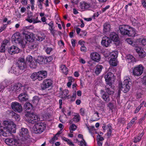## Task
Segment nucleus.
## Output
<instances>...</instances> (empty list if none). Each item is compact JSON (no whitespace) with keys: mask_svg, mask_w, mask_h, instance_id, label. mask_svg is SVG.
<instances>
[{"mask_svg":"<svg viewBox=\"0 0 146 146\" xmlns=\"http://www.w3.org/2000/svg\"><path fill=\"white\" fill-rule=\"evenodd\" d=\"M119 29L121 35H127L129 36H134L135 34V29L129 26L122 25L119 27Z\"/></svg>","mask_w":146,"mask_h":146,"instance_id":"1","label":"nucleus"},{"mask_svg":"<svg viewBox=\"0 0 146 146\" xmlns=\"http://www.w3.org/2000/svg\"><path fill=\"white\" fill-rule=\"evenodd\" d=\"M3 124L4 126L3 128L4 130H6L8 133H15L16 125L12 121L10 120L4 121Z\"/></svg>","mask_w":146,"mask_h":146,"instance_id":"2","label":"nucleus"},{"mask_svg":"<svg viewBox=\"0 0 146 146\" xmlns=\"http://www.w3.org/2000/svg\"><path fill=\"white\" fill-rule=\"evenodd\" d=\"M46 125L44 122H39L35 124L32 128V131L36 134H40L45 129Z\"/></svg>","mask_w":146,"mask_h":146,"instance_id":"3","label":"nucleus"},{"mask_svg":"<svg viewBox=\"0 0 146 146\" xmlns=\"http://www.w3.org/2000/svg\"><path fill=\"white\" fill-rule=\"evenodd\" d=\"M29 131L27 128H21L19 133L21 140L24 141H27L28 143L29 142L31 138L29 135Z\"/></svg>","mask_w":146,"mask_h":146,"instance_id":"4","label":"nucleus"},{"mask_svg":"<svg viewBox=\"0 0 146 146\" xmlns=\"http://www.w3.org/2000/svg\"><path fill=\"white\" fill-rule=\"evenodd\" d=\"M130 80V79L129 77H125L121 84L119 86L121 89L125 93L129 90L131 86V84H129Z\"/></svg>","mask_w":146,"mask_h":146,"instance_id":"5","label":"nucleus"},{"mask_svg":"<svg viewBox=\"0 0 146 146\" xmlns=\"http://www.w3.org/2000/svg\"><path fill=\"white\" fill-rule=\"evenodd\" d=\"M21 84L18 83L14 85H11L9 87L8 91L10 93L13 94L14 93L18 94L21 92Z\"/></svg>","mask_w":146,"mask_h":146,"instance_id":"6","label":"nucleus"},{"mask_svg":"<svg viewBox=\"0 0 146 146\" xmlns=\"http://www.w3.org/2000/svg\"><path fill=\"white\" fill-rule=\"evenodd\" d=\"M144 67L141 64H139L135 67L133 69V75L139 76L143 73Z\"/></svg>","mask_w":146,"mask_h":146,"instance_id":"7","label":"nucleus"},{"mask_svg":"<svg viewBox=\"0 0 146 146\" xmlns=\"http://www.w3.org/2000/svg\"><path fill=\"white\" fill-rule=\"evenodd\" d=\"M11 106L12 109L15 112L21 113L23 110V108L21 105L18 102H12L11 103Z\"/></svg>","mask_w":146,"mask_h":146,"instance_id":"8","label":"nucleus"},{"mask_svg":"<svg viewBox=\"0 0 146 146\" xmlns=\"http://www.w3.org/2000/svg\"><path fill=\"white\" fill-rule=\"evenodd\" d=\"M40 120V118L38 115L32 113L29 114L27 120L29 123L34 124Z\"/></svg>","mask_w":146,"mask_h":146,"instance_id":"9","label":"nucleus"},{"mask_svg":"<svg viewBox=\"0 0 146 146\" xmlns=\"http://www.w3.org/2000/svg\"><path fill=\"white\" fill-rule=\"evenodd\" d=\"M19 67L21 71L25 70L27 65L23 59L21 58L19 60L16 64Z\"/></svg>","mask_w":146,"mask_h":146,"instance_id":"10","label":"nucleus"},{"mask_svg":"<svg viewBox=\"0 0 146 146\" xmlns=\"http://www.w3.org/2000/svg\"><path fill=\"white\" fill-rule=\"evenodd\" d=\"M114 75L111 72L108 73L104 76V78L106 82V84L111 87L112 84L111 80L113 79Z\"/></svg>","mask_w":146,"mask_h":146,"instance_id":"11","label":"nucleus"},{"mask_svg":"<svg viewBox=\"0 0 146 146\" xmlns=\"http://www.w3.org/2000/svg\"><path fill=\"white\" fill-rule=\"evenodd\" d=\"M23 34L25 35V39L27 40L30 42L34 41L35 38V35L33 33L27 31L24 32Z\"/></svg>","mask_w":146,"mask_h":146,"instance_id":"12","label":"nucleus"},{"mask_svg":"<svg viewBox=\"0 0 146 146\" xmlns=\"http://www.w3.org/2000/svg\"><path fill=\"white\" fill-rule=\"evenodd\" d=\"M52 83V81L50 79H47L44 81L42 84L41 85V88L44 90L50 86Z\"/></svg>","mask_w":146,"mask_h":146,"instance_id":"13","label":"nucleus"},{"mask_svg":"<svg viewBox=\"0 0 146 146\" xmlns=\"http://www.w3.org/2000/svg\"><path fill=\"white\" fill-rule=\"evenodd\" d=\"M90 57L92 60L97 62H99L101 59L100 55L96 52L91 53L90 55Z\"/></svg>","mask_w":146,"mask_h":146,"instance_id":"14","label":"nucleus"},{"mask_svg":"<svg viewBox=\"0 0 146 146\" xmlns=\"http://www.w3.org/2000/svg\"><path fill=\"white\" fill-rule=\"evenodd\" d=\"M9 72L14 74L17 75L21 73V72L16 65H13L11 67L9 71Z\"/></svg>","mask_w":146,"mask_h":146,"instance_id":"15","label":"nucleus"},{"mask_svg":"<svg viewBox=\"0 0 146 146\" xmlns=\"http://www.w3.org/2000/svg\"><path fill=\"white\" fill-rule=\"evenodd\" d=\"M5 142L8 145L11 146L16 145L18 144L17 140L14 139L7 138L5 140Z\"/></svg>","mask_w":146,"mask_h":146,"instance_id":"16","label":"nucleus"},{"mask_svg":"<svg viewBox=\"0 0 146 146\" xmlns=\"http://www.w3.org/2000/svg\"><path fill=\"white\" fill-rule=\"evenodd\" d=\"M111 41L109 38L105 36L103 37L101 42L102 44L106 47H108L111 43Z\"/></svg>","mask_w":146,"mask_h":146,"instance_id":"17","label":"nucleus"},{"mask_svg":"<svg viewBox=\"0 0 146 146\" xmlns=\"http://www.w3.org/2000/svg\"><path fill=\"white\" fill-rule=\"evenodd\" d=\"M20 50L17 47L13 46L9 48L8 52L11 54H13L18 53Z\"/></svg>","mask_w":146,"mask_h":146,"instance_id":"18","label":"nucleus"},{"mask_svg":"<svg viewBox=\"0 0 146 146\" xmlns=\"http://www.w3.org/2000/svg\"><path fill=\"white\" fill-rule=\"evenodd\" d=\"M21 38L20 33L19 32L16 33H14L12 36L11 40L16 43L19 42V40Z\"/></svg>","mask_w":146,"mask_h":146,"instance_id":"19","label":"nucleus"},{"mask_svg":"<svg viewBox=\"0 0 146 146\" xmlns=\"http://www.w3.org/2000/svg\"><path fill=\"white\" fill-rule=\"evenodd\" d=\"M109 38L113 42H117L119 40L118 35L115 33L112 32L110 33L109 35Z\"/></svg>","mask_w":146,"mask_h":146,"instance_id":"20","label":"nucleus"},{"mask_svg":"<svg viewBox=\"0 0 146 146\" xmlns=\"http://www.w3.org/2000/svg\"><path fill=\"white\" fill-rule=\"evenodd\" d=\"M38 80H41L46 78L47 76L46 72L45 71H40L37 72Z\"/></svg>","mask_w":146,"mask_h":146,"instance_id":"21","label":"nucleus"},{"mask_svg":"<svg viewBox=\"0 0 146 146\" xmlns=\"http://www.w3.org/2000/svg\"><path fill=\"white\" fill-rule=\"evenodd\" d=\"M26 61L29 63V65L30 67L34 69L36 68V64L35 63H34V65H33V58L31 56L29 55L26 58Z\"/></svg>","mask_w":146,"mask_h":146,"instance_id":"22","label":"nucleus"},{"mask_svg":"<svg viewBox=\"0 0 146 146\" xmlns=\"http://www.w3.org/2000/svg\"><path fill=\"white\" fill-rule=\"evenodd\" d=\"M20 101L23 102L27 101L28 99V96L26 92H23L21 94L18 96Z\"/></svg>","mask_w":146,"mask_h":146,"instance_id":"23","label":"nucleus"},{"mask_svg":"<svg viewBox=\"0 0 146 146\" xmlns=\"http://www.w3.org/2000/svg\"><path fill=\"white\" fill-rule=\"evenodd\" d=\"M103 32L106 33L109 32L111 29V25L108 23H105L103 25Z\"/></svg>","mask_w":146,"mask_h":146,"instance_id":"24","label":"nucleus"},{"mask_svg":"<svg viewBox=\"0 0 146 146\" xmlns=\"http://www.w3.org/2000/svg\"><path fill=\"white\" fill-rule=\"evenodd\" d=\"M46 57L43 56H38L36 60V62L40 64H42L46 63Z\"/></svg>","mask_w":146,"mask_h":146,"instance_id":"25","label":"nucleus"},{"mask_svg":"<svg viewBox=\"0 0 146 146\" xmlns=\"http://www.w3.org/2000/svg\"><path fill=\"white\" fill-rule=\"evenodd\" d=\"M68 93L69 91L68 90L65 89L63 90L62 94V98L64 99L67 98L68 99L70 98V95H68Z\"/></svg>","mask_w":146,"mask_h":146,"instance_id":"26","label":"nucleus"},{"mask_svg":"<svg viewBox=\"0 0 146 146\" xmlns=\"http://www.w3.org/2000/svg\"><path fill=\"white\" fill-rule=\"evenodd\" d=\"M27 40L25 38H21L19 40V42H18L19 43L21 47L22 48H24L25 47L27 43Z\"/></svg>","mask_w":146,"mask_h":146,"instance_id":"27","label":"nucleus"},{"mask_svg":"<svg viewBox=\"0 0 146 146\" xmlns=\"http://www.w3.org/2000/svg\"><path fill=\"white\" fill-rule=\"evenodd\" d=\"M126 60L129 62H134L135 61V58L131 55L129 54L126 56Z\"/></svg>","mask_w":146,"mask_h":146,"instance_id":"28","label":"nucleus"},{"mask_svg":"<svg viewBox=\"0 0 146 146\" xmlns=\"http://www.w3.org/2000/svg\"><path fill=\"white\" fill-rule=\"evenodd\" d=\"M81 7L82 9H88L91 7L90 4L85 2H83L81 5Z\"/></svg>","mask_w":146,"mask_h":146,"instance_id":"29","label":"nucleus"},{"mask_svg":"<svg viewBox=\"0 0 146 146\" xmlns=\"http://www.w3.org/2000/svg\"><path fill=\"white\" fill-rule=\"evenodd\" d=\"M110 64L113 66H115L117 65V61L115 58H111L109 61Z\"/></svg>","mask_w":146,"mask_h":146,"instance_id":"30","label":"nucleus"},{"mask_svg":"<svg viewBox=\"0 0 146 146\" xmlns=\"http://www.w3.org/2000/svg\"><path fill=\"white\" fill-rule=\"evenodd\" d=\"M11 113L12 117L16 121H19L20 120V117L19 115L13 111L11 112Z\"/></svg>","mask_w":146,"mask_h":146,"instance_id":"31","label":"nucleus"},{"mask_svg":"<svg viewBox=\"0 0 146 146\" xmlns=\"http://www.w3.org/2000/svg\"><path fill=\"white\" fill-rule=\"evenodd\" d=\"M102 98L107 102L110 101V99L109 94H107L106 93H104L102 96Z\"/></svg>","mask_w":146,"mask_h":146,"instance_id":"32","label":"nucleus"},{"mask_svg":"<svg viewBox=\"0 0 146 146\" xmlns=\"http://www.w3.org/2000/svg\"><path fill=\"white\" fill-rule=\"evenodd\" d=\"M103 68V66L101 65H98L96 66L95 71V73L97 74H99L102 71Z\"/></svg>","mask_w":146,"mask_h":146,"instance_id":"33","label":"nucleus"},{"mask_svg":"<svg viewBox=\"0 0 146 146\" xmlns=\"http://www.w3.org/2000/svg\"><path fill=\"white\" fill-rule=\"evenodd\" d=\"M24 108L26 110H29L33 108V106L29 102H26L25 104Z\"/></svg>","mask_w":146,"mask_h":146,"instance_id":"34","label":"nucleus"},{"mask_svg":"<svg viewBox=\"0 0 146 146\" xmlns=\"http://www.w3.org/2000/svg\"><path fill=\"white\" fill-rule=\"evenodd\" d=\"M3 129L2 127H0V135L4 137L7 136L9 133L7 131L6 132Z\"/></svg>","mask_w":146,"mask_h":146,"instance_id":"35","label":"nucleus"},{"mask_svg":"<svg viewBox=\"0 0 146 146\" xmlns=\"http://www.w3.org/2000/svg\"><path fill=\"white\" fill-rule=\"evenodd\" d=\"M21 88V92H26L28 91L29 88H31L30 87H29L27 85H25L23 86L21 85V87H20Z\"/></svg>","mask_w":146,"mask_h":146,"instance_id":"36","label":"nucleus"},{"mask_svg":"<svg viewBox=\"0 0 146 146\" xmlns=\"http://www.w3.org/2000/svg\"><path fill=\"white\" fill-rule=\"evenodd\" d=\"M73 118V121L75 123H77L79 122L80 120V117L79 114H77L74 115Z\"/></svg>","mask_w":146,"mask_h":146,"instance_id":"37","label":"nucleus"},{"mask_svg":"<svg viewBox=\"0 0 146 146\" xmlns=\"http://www.w3.org/2000/svg\"><path fill=\"white\" fill-rule=\"evenodd\" d=\"M60 69L61 70L62 72L65 74H66L68 72V69L64 65H61L60 67Z\"/></svg>","mask_w":146,"mask_h":146,"instance_id":"38","label":"nucleus"},{"mask_svg":"<svg viewBox=\"0 0 146 146\" xmlns=\"http://www.w3.org/2000/svg\"><path fill=\"white\" fill-rule=\"evenodd\" d=\"M110 86L109 85L107 84L106 86V92L109 95H111L113 94L114 93V92L112 91H111L110 89L109 88Z\"/></svg>","mask_w":146,"mask_h":146,"instance_id":"39","label":"nucleus"},{"mask_svg":"<svg viewBox=\"0 0 146 146\" xmlns=\"http://www.w3.org/2000/svg\"><path fill=\"white\" fill-rule=\"evenodd\" d=\"M62 139L65 141L67 142L68 144L70 145L71 146H74V144L72 142V141L70 140L69 139L65 137H63Z\"/></svg>","mask_w":146,"mask_h":146,"instance_id":"40","label":"nucleus"},{"mask_svg":"<svg viewBox=\"0 0 146 146\" xmlns=\"http://www.w3.org/2000/svg\"><path fill=\"white\" fill-rule=\"evenodd\" d=\"M31 78L34 80H38L37 72H34L31 75Z\"/></svg>","mask_w":146,"mask_h":146,"instance_id":"41","label":"nucleus"},{"mask_svg":"<svg viewBox=\"0 0 146 146\" xmlns=\"http://www.w3.org/2000/svg\"><path fill=\"white\" fill-rule=\"evenodd\" d=\"M77 127L75 124L71 125L69 128L70 132L72 133L73 131H75Z\"/></svg>","mask_w":146,"mask_h":146,"instance_id":"42","label":"nucleus"},{"mask_svg":"<svg viewBox=\"0 0 146 146\" xmlns=\"http://www.w3.org/2000/svg\"><path fill=\"white\" fill-rule=\"evenodd\" d=\"M43 36H38L37 37L36 39L39 41H42L44 39L46 36L44 34H42Z\"/></svg>","mask_w":146,"mask_h":146,"instance_id":"43","label":"nucleus"},{"mask_svg":"<svg viewBox=\"0 0 146 146\" xmlns=\"http://www.w3.org/2000/svg\"><path fill=\"white\" fill-rule=\"evenodd\" d=\"M117 51L113 52L110 53V55L111 56V58H116L117 56Z\"/></svg>","mask_w":146,"mask_h":146,"instance_id":"44","label":"nucleus"},{"mask_svg":"<svg viewBox=\"0 0 146 146\" xmlns=\"http://www.w3.org/2000/svg\"><path fill=\"white\" fill-rule=\"evenodd\" d=\"M139 56L141 58H143L145 56V52L142 49L138 54Z\"/></svg>","mask_w":146,"mask_h":146,"instance_id":"45","label":"nucleus"},{"mask_svg":"<svg viewBox=\"0 0 146 146\" xmlns=\"http://www.w3.org/2000/svg\"><path fill=\"white\" fill-rule=\"evenodd\" d=\"M133 24L134 26H139L140 25V23H139L138 21L136 20L135 19H134L132 21Z\"/></svg>","mask_w":146,"mask_h":146,"instance_id":"46","label":"nucleus"},{"mask_svg":"<svg viewBox=\"0 0 146 146\" xmlns=\"http://www.w3.org/2000/svg\"><path fill=\"white\" fill-rule=\"evenodd\" d=\"M97 116V117L95 119H94V120H93V121H97L99 119H100V118H99V113H98V112L97 111H96V112H95V113H94V117H96Z\"/></svg>","mask_w":146,"mask_h":146,"instance_id":"47","label":"nucleus"},{"mask_svg":"<svg viewBox=\"0 0 146 146\" xmlns=\"http://www.w3.org/2000/svg\"><path fill=\"white\" fill-rule=\"evenodd\" d=\"M32 17L33 16L31 14H29L27 17V18L26 19V20L30 23H31V22L32 21H31V19Z\"/></svg>","mask_w":146,"mask_h":146,"instance_id":"48","label":"nucleus"},{"mask_svg":"<svg viewBox=\"0 0 146 146\" xmlns=\"http://www.w3.org/2000/svg\"><path fill=\"white\" fill-rule=\"evenodd\" d=\"M97 141H102L104 140V138L101 136L100 135H98L97 136Z\"/></svg>","mask_w":146,"mask_h":146,"instance_id":"49","label":"nucleus"},{"mask_svg":"<svg viewBox=\"0 0 146 146\" xmlns=\"http://www.w3.org/2000/svg\"><path fill=\"white\" fill-rule=\"evenodd\" d=\"M52 50V48L50 47H48L46 49L45 51L47 54H50Z\"/></svg>","mask_w":146,"mask_h":146,"instance_id":"50","label":"nucleus"},{"mask_svg":"<svg viewBox=\"0 0 146 146\" xmlns=\"http://www.w3.org/2000/svg\"><path fill=\"white\" fill-rule=\"evenodd\" d=\"M142 107V104H140L136 108V110L134 111V113H137L139 110H140Z\"/></svg>","mask_w":146,"mask_h":146,"instance_id":"51","label":"nucleus"},{"mask_svg":"<svg viewBox=\"0 0 146 146\" xmlns=\"http://www.w3.org/2000/svg\"><path fill=\"white\" fill-rule=\"evenodd\" d=\"M137 120V117H135L133 118L130 122L131 124H133L134 123H136Z\"/></svg>","mask_w":146,"mask_h":146,"instance_id":"52","label":"nucleus"},{"mask_svg":"<svg viewBox=\"0 0 146 146\" xmlns=\"http://www.w3.org/2000/svg\"><path fill=\"white\" fill-rule=\"evenodd\" d=\"M86 144L84 139H83V140L80 141V146H86Z\"/></svg>","mask_w":146,"mask_h":146,"instance_id":"53","label":"nucleus"},{"mask_svg":"<svg viewBox=\"0 0 146 146\" xmlns=\"http://www.w3.org/2000/svg\"><path fill=\"white\" fill-rule=\"evenodd\" d=\"M140 41H141L142 44L144 46L146 45V38H143L141 40H140Z\"/></svg>","mask_w":146,"mask_h":146,"instance_id":"54","label":"nucleus"},{"mask_svg":"<svg viewBox=\"0 0 146 146\" xmlns=\"http://www.w3.org/2000/svg\"><path fill=\"white\" fill-rule=\"evenodd\" d=\"M135 49L137 52L139 54L142 49L140 47L137 46L135 47Z\"/></svg>","mask_w":146,"mask_h":146,"instance_id":"55","label":"nucleus"},{"mask_svg":"<svg viewBox=\"0 0 146 146\" xmlns=\"http://www.w3.org/2000/svg\"><path fill=\"white\" fill-rule=\"evenodd\" d=\"M87 128L89 132H91L94 130V126H87Z\"/></svg>","mask_w":146,"mask_h":146,"instance_id":"56","label":"nucleus"},{"mask_svg":"<svg viewBox=\"0 0 146 146\" xmlns=\"http://www.w3.org/2000/svg\"><path fill=\"white\" fill-rule=\"evenodd\" d=\"M36 45L34 43H31L29 46V47L31 49H33L35 48L36 47Z\"/></svg>","mask_w":146,"mask_h":146,"instance_id":"57","label":"nucleus"},{"mask_svg":"<svg viewBox=\"0 0 146 146\" xmlns=\"http://www.w3.org/2000/svg\"><path fill=\"white\" fill-rule=\"evenodd\" d=\"M126 41L129 44L132 45L133 42L132 40L130 38H127L126 39Z\"/></svg>","mask_w":146,"mask_h":146,"instance_id":"58","label":"nucleus"},{"mask_svg":"<svg viewBox=\"0 0 146 146\" xmlns=\"http://www.w3.org/2000/svg\"><path fill=\"white\" fill-rule=\"evenodd\" d=\"M5 46L1 45V47H0V52H4L5 51Z\"/></svg>","mask_w":146,"mask_h":146,"instance_id":"59","label":"nucleus"},{"mask_svg":"<svg viewBox=\"0 0 146 146\" xmlns=\"http://www.w3.org/2000/svg\"><path fill=\"white\" fill-rule=\"evenodd\" d=\"M110 7V6H106L105 8H103L102 9V12H104L106 10L108 9Z\"/></svg>","mask_w":146,"mask_h":146,"instance_id":"60","label":"nucleus"},{"mask_svg":"<svg viewBox=\"0 0 146 146\" xmlns=\"http://www.w3.org/2000/svg\"><path fill=\"white\" fill-rule=\"evenodd\" d=\"M6 24L4 25L3 27H1L0 29V33L2 32L7 27Z\"/></svg>","mask_w":146,"mask_h":146,"instance_id":"61","label":"nucleus"},{"mask_svg":"<svg viewBox=\"0 0 146 146\" xmlns=\"http://www.w3.org/2000/svg\"><path fill=\"white\" fill-rule=\"evenodd\" d=\"M112 133V130H108V132L107 133V135L108 137H110Z\"/></svg>","mask_w":146,"mask_h":146,"instance_id":"62","label":"nucleus"},{"mask_svg":"<svg viewBox=\"0 0 146 146\" xmlns=\"http://www.w3.org/2000/svg\"><path fill=\"white\" fill-rule=\"evenodd\" d=\"M9 42V41L8 40H4L3 42L1 45L5 46L7 45V44Z\"/></svg>","mask_w":146,"mask_h":146,"instance_id":"63","label":"nucleus"},{"mask_svg":"<svg viewBox=\"0 0 146 146\" xmlns=\"http://www.w3.org/2000/svg\"><path fill=\"white\" fill-rule=\"evenodd\" d=\"M68 82H70L71 83L72 82H74V79L72 77H68Z\"/></svg>","mask_w":146,"mask_h":146,"instance_id":"64","label":"nucleus"}]
</instances>
